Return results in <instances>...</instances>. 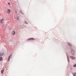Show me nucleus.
Masks as SVG:
<instances>
[{
	"mask_svg": "<svg viewBox=\"0 0 76 76\" xmlns=\"http://www.w3.org/2000/svg\"><path fill=\"white\" fill-rule=\"evenodd\" d=\"M71 52L72 55L73 56H74V54H75V50H71Z\"/></svg>",
	"mask_w": 76,
	"mask_h": 76,
	"instance_id": "1",
	"label": "nucleus"
},
{
	"mask_svg": "<svg viewBox=\"0 0 76 76\" xmlns=\"http://www.w3.org/2000/svg\"><path fill=\"white\" fill-rule=\"evenodd\" d=\"M12 56L11 54H10V55L9 57H8V61H10V57H11V56Z\"/></svg>",
	"mask_w": 76,
	"mask_h": 76,
	"instance_id": "2",
	"label": "nucleus"
},
{
	"mask_svg": "<svg viewBox=\"0 0 76 76\" xmlns=\"http://www.w3.org/2000/svg\"><path fill=\"white\" fill-rule=\"evenodd\" d=\"M70 58H72L73 60H74V59H75V57H74L70 56Z\"/></svg>",
	"mask_w": 76,
	"mask_h": 76,
	"instance_id": "3",
	"label": "nucleus"
},
{
	"mask_svg": "<svg viewBox=\"0 0 76 76\" xmlns=\"http://www.w3.org/2000/svg\"><path fill=\"white\" fill-rule=\"evenodd\" d=\"M4 53H0V56H3V55L4 54Z\"/></svg>",
	"mask_w": 76,
	"mask_h": 76,
	"instance_id": "4",
	"label": "nucleus"
},
{
	"mask_svg": "<svg viewBox=\"0 0 76 76\" xmlns=\"http://www.w3.org/2000/svg\"><path fill=\"white\" fill-rule=\"evenodd\" d=\"M3 19H2L1 20H0L1 23H3Z\"/></svg>",
	"mask_w": 76,
	"mask_h": 76,
	"instance_id": "5",
	"label": "nucleus"
},
{
	"mask_svg": "<svg viewBox=\"0 0 76 76\" xmlns=\"http://www.w3.org/2000/svg\"><path fill=\"white\" fill-rule=\"evenodd\" d=\"M7 10H8L7 13H10V10L8 9Z\"/></svg>",
	"mask_w": 76,
	"mask_h": 76,
	"instance_id": "6",
	"label": "nucleus"
},
{
	"mask_svg": "<svg viewBox=\"0 0 76 76\" xmlns=\"http://www.w3.org/2000/svg\"><path fill=\"white\" fill-rule=\"evenodd\" d=\"M3 60V58L2 57H0V61H1Z\"/></svg>",
	"mask_w": 76,
	"mask_h": 76,
	"instance_id": "7",
	"label": "nucleus"
},
{
	"mask_svg": "<svg viewBox=\"0 0 76 76\" xmlns=\"http://www.w3.org/2000/svg\"><path fill=\"white\" fill-rule=\"evenodd\" d=\"M4 71V69H3L1 71V74H3V71Z\"/></svg>",
	"mask_w": 76,
	"mask_h": 76,
	"instance_id": "8",
	"label": "nucleus"
},
{
	"mask_svg": "<svg viewBox=\"0 0 76 76\" xmlns=\"http://www.w3.org/2000/svg\"><path fill=\"white\" fill-rule=\"evenodd\" d=\"M30 39H31V40H32V39H34V38H29L28 39V40H30Z\"/></svg>",
	"mask_w": 76,
	"mask_h": 76,
	"instance_id": "9",
	"label": "nucleus"
},
{
	"mask_svg": "<svg viewBox=\"0 0 76 76\" xmlns=\"http://www.w3.org/2000/svg\"><path fill=\"white\" fill-rule=\"evenodd\" d=\"M20 12L21 13H22V14L23 15V12H22V11L20 10Z\"/></svg>",
	"mask_w": 76,
	"mask_h": 76,
	"instance_id": "10",
	"label": "nucleus"
},
{
	"mask_svg": "<svg viewBox=\"0 0 76 76\" xmlns=\"http://www.w3.org/2000/svg\"><path fill=\"white\" fill-rule=\"evenodd\" d=\"M13 35H15V31H13Z\"/></svg>",
	"mask_w": 76,
	"mask_h": 76,
	"instance_id": "11",
	"label": "nucleus"
},
{
	"mask_svg": "<svg viewBox=\"0 0 76 76\" xmlns=\"http://www.w3.org/2000/svg\"><path fill=\"white\" fill-rule=\"evenodd\" d=\"M73 66H74V67H76V64H75Z\"/></svg>",
	"mask_w": 76,
	"mask_h": 76,
	"instance_id": "12",
	"label": "nucleus"
},
{
	"mask_svg": "<svg viewBox=\"0 0 76 76\" xmlns=\"http://www.w3.org/2000/svg\"><path fill=\"white\" fill-rule=\"evenodd\" d=\"M69 45V46H71V44L70 43H69L68 44Z\"/></svg>",
	"mask_w": 76,
	"mask_h": 76,
	"instance_id": "13",
	"label": "nucleus"
},
{
	"mask_svg": "<svg viewBox=\"0 0 76 76\" xmlns=\"http://www.w3.org/2000/svg\"><path fill=\"white\" fill-rule=\"evenodd\" d=\"M25 23L26 24H28V23H27V22L25 21Z\"/></svg>",
	"mask_w": 76,
	"mask_h": 76,
	"instance_id": "14",
	"label": "nucleus"
},
{
	"mask_svg": "<svg viewBox=\"0 0 76 76\" xmlns=\"http://www.w3.org/2000/svg\"><path fill=\"white\" fill-rule=\"evenodd\" d=\"M8 4H9V5H10V3H8Z\"/></svg>",
	"mask_w": 76,
	"mask_h": 76,
	"instance_id": "15",
	"label": "nucleus"
},
{
	"mask_svg": "<svg viewBox=\"0 0 76 76\" xmlns=\"http://www.w3.org/2000/svg\"><path fill=\"white\" fill-rule=\"evenodd\" d=\"M68 60L69 61V58H68Z\"/></svg>",
	"mask_w": 76,
	"mask_h": 76,
	"instance_id": "16",
	"label": "nucleus"
}]
</instances>
